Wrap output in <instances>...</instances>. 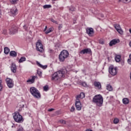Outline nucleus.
Masks as SVG:
<instances>
[{
	"instance_id": "f704fd0d",
	"label": "nucleus",
	"mask_w": 131,
	"mask_h": 131,
	"mask_svg": "<svg viewBox=\"0 0 131 131\" xmlns=\"http://www.w3.org/2000/svg\"><path fill=\"white\" fill-rule=\"evenodd\" d=\"M60 123H61L62 124H66V121L64 120H59Z\"/></svg>"
},
{
	"instance_id": "864d4df0",
	"label": "nucleus",
	"mask_w": 131,
	"mask_h": 131,
	"mask_svg": "<svg viewBox=\"0 0 131 131\" xmlns=\"http://www.w3.org/2000/svg\"><path fill=\"white\" fill-rule=\"evenodd\" d=\"M2 79H0V84H2Z\"/></svg>"
},
{
	"instance_id": "c756f323",
	"label": "nucleus",
	"mask_w": 131,
	"mask_h": 131,
	"mask_svg": "<svg viewBox=\"0 0 131 131\" xmlns=\"http://www.w3.org/2000/svg\"><path fill=\"white\" fill-rule=\"evenodd\" d=\"M43 9H50L52 8V5H45L43 6Z\"/></svg>"
},
{
	"instance_id": "37998d69",
	"label": "nucleus",
	"mask_w": 131,
	"mask_h": 131,
	"mask_svg": "<svg viewBox=\"0 0 131 131\" xmlns=\"http://www.w3.org/2000/svg\"><path fill=\"white\" fill-rule=\"evenodd\" d=\"M24 29H25V30L26 31H27V30H28V28H27V26H24Z\"/></svg>"
},
{
	"instance_id": "a878e982",
	"label": "nucleus",
	"mask_w": 131,
	"mask_h": 131,
	"mask_svg": "<svg viewBox=\"0 0 131 131\" xmlns=\"http://www.w3.org/2000/svg\"><path fill=\"white\" fill-rule=\"evenodd\" d=\"M4 53L6 55H8V54H9V53H10V49L8 47H5L4 48Z\"/></svg>"
},
{
	"instance_id": "a211bd4d",
	"label": "nucleus",
	"mask_w": 131,
	"mask_h": 131,
	"mask_svg": "<svg viewBox=\"0 0 131 131\" xmlns=\"http://www.w3.org/2000/svg\"><path fill=\"white\" fill-rule=\"evenodd\" d=\"M85 97V94H84V93L82 92L80 94V95H77L76 97V99L79 100V99H83Z\"/></svg>"
},
{
	"instance_id": "5701e85b",
	"label": "nucleus",
	"mask_w": 131,
	"mask_h": 131,
	"mask_svg": "<svg viewBox=\"0 0 131 131\" xmlns=\"http://www.w3.org/2000/svg\"><path fill=\"white\" fill-rule=\"evenodd\" d=\"M121 59V56L119 55H116V57L115 58V60L116 62H120Z\"/></svg>"
},
{
	"instance_id": "5fc2aeb1",
	"label": "nucleus",
	"mask_w": 131,
	"mask_h": 131,
	"mask_svg": "<svg viewBox=\"0 0 131 131\" xmlns=\"http://www.w3.org/2000/svg\"><path fill=\"white\" fill-rule=\"evenodd\" d=\"M129 46H130V48H131V41H130V42H129Z\"/></svg>"
},
{
	"instance_id": "c03bdc74",
	"label": "nucleus",
	"mask_w": 131,
	"mask_h": 131,
	"mask_svg": "<svg viewBox=\"0 0 131 131\" xmlns=\"http://www.w3.org/2000/svg\"><path fill=\"white\" fill-rule=\"evenodd\" d=\"M127 62L130 64V65H131V59L130 58V59H128V60H127Z\"/></svg>"
},
{
	"instance_id": "1a4fd4ad",
	"label": "nucleus",
	"mask_w": 131,
	"mask_h": 131,
	"mask_svg": "<svg viewBox=\"0 0 131 131\" xmlns=\"http://www.w3.org/2000/svg\"><path fill=\"white\" fill-rule=\"evenodd\" d=\"M116 30L119 33V34H123V31L121 29L120 26L118 24H115L114 25Z\"/></svg>"
},
{
	"instance_id": "6e6552de",
	"label": "nucleus",
	"mask_w": 131,
	"mask_h": 131,
	"mask_svg": "<svg viewBox=\"0 0 131 131\" xmlns=\"http://www.w3.org/2000/svg\"><path fill=\"white\" fill-rule=\"evenodd\" d=\"M6 80L8 88L9 89H12V88L14 86V82H13V79L7 78Z\"/></svg>"
},
{
	"instance_id": "2eb2a0df",
	"label": "nucleus",
	"mask_w": 131,
	"mask_h": 131,
	"mask_svg": "<svg viewBox=\"0 0 131 131\" xmlns=\"http://www.w3.org/2000/svg\"><path fill=\"white\" fill-rule=\"evenodd\" d=\"M10 14L11 16H16V14H18L17 8L13 7L10 10Z\"/></svg>"
},
{
	"instance_id": "2f4dec72",
	"label": "nucleus",
	"mask_w": 131,
	"mask_h": 131,
	"mask_svg": "<svg viewBox=\"0 0 131 131\" xmlns=\"http://www.w3.org/2000/svg\"><path fill=\"white\" fill-rule=\"evenodd\" d=\"M37 73L39 77H41L42 75V72H41V71H40V70H37Z\"/></svg>"
},
{
	"instance_id": "cd10ccee",
	"label": "nucleus",
	"mask_w": 131,
	"mask_h": 131,
	"mask_svg": "<svg viewBox=\"0 0 131 131\" xmlns=\"http://www.w3.org/2000/svg\"><path fill=\"white\" fill-rule=\"evenodd\" d=\"M69 10L70 12L71 13V12H74L75 11V8L73 6H71L69 7Z\"/></svg>"
},
{
	"instance_id": "f8f14e48",
	"label": "nucleus",
	"mask_w": 131,
	"mask_h": 131,
	"mask_svg": "<svg viewBox=\"0 0 131 131\" xmlns=\"http://www.w3.org/2000/svg\"><path fill=\"white\" fill-rule=\"evenodd\" d=\"M86 33L89 36H93L94 35V29L92 28H88L86 29Z\"/></svg>"
},
{
	"instance_id": "bb28decb",
	"label": "nucleus",
	"mask_w": 131,
	"mask_h": 131,
	"mask_svg": "<svg viewBox=\"0 0 131 131\" xmlns=\"http://www.w3.org/2000/svg\"><path fill=\"white\" fill-rule=\"evenodd\" d=\"M106 90L110 92H111V91L113 90V88H112V86H111L110 84H108L106 86Z\"/></svg>"
},
{
	"instance_id": "f257e3e1",
	"label": "nucleus",
	"mask_w": 131,
	"mask_h": 131,
	"mask_svg": "<svg viewBox=\"0 0 131 131\" xmlns=\"http://www.w3.org/2000/svg\"><path fill=\"white\" fill-rule=\"evenodd\" d=\"M67 73L66 69L60 70L57 72H55L52 76V80L60 82L61 78H64L65 75Z\"/></svg>"
},
{
	"instance_id": "ddd939ff",
	"label": "nucleus",
	"mask_w": 131,
	"mask_h": 131,
	"mask_svg": "<svg viewBox=\"0 0 131 131\" xmlns=\"http://www.w3.org/2000/svg\"><path fill=\"white\" fill-rule=\"evenodd\" d=\"M119 41V39H114L110 42L109 46L110 47H112L113 46H115V45L118 43Z\"/></svg>"
},
{
	"instance_id": "393cba45",
	"label": "nucleus",
	"mask_w": 131,
	"mask_h": 131,
	"mask_svg": "<svg viewBox=\"0 0 131 131\" xmlns=\"http://www.w3.org/2000/svg\"><path fill=\"white\" fill-rule=\"evenodd\" d=\"M26 61V58L25 57H21L20 59H19V63H23V62H25Z\"/></svg>"
},
{
	"instance_id": "de8ad7c7",
	"label": "nucleus",
	"mask_w": 131,
	"mask_h": 131,
	"mask_svg": "<svg viewBox=\"0 0 131 131\" xmlns=\"http://www.w3.org/2000/svg\"><path fill=\"white\" fill-rule=\"evenodd\" d=\"M62 25H60V26H59V27H58V29H59V30H61V28H62Z\"/></svg>"
},
{
	"instance_id": "7ed1b4c3",
	"label": "nucleus",
	"mask_w": 131,
	"mask_h": 131,
	"mask_svg": "<svg viewBox=\"0 0 131 131\" xmlns=\"http://www.w3.org/2000/svg\"><path fill=\"white\" fill-rule=\"evenodd\" d=\"M30 92L31 95L34 96V98H36V99L40 98V93L35 87H31Z\"/></svg>"
},
{
	"instance_id": "39448f33",
	"label": "nucleus",
	"mask_w": 131,
	"mask_h": 131,
	"mask_svg": "<svg viewBox=\"0 0 131 131\" xmlns=\"http://www.w3.org/2000/svg\"><path fill=\"white\" fill-rule=\"evenodd\" d=\"M36 49L40 53H43V46L42 43H41V41L38 40L36 43Z\"/></svg>"
},
{
	"instance_id": "e433bc0d",
	"label": "nucleus",
	"mask_w": 131,
	"mask_h": 131,
	"mask_svg": "<svg viewBox=\"0 0 131 131\" xmlns=\"http://www.w3.org/2000/svg\"><path fill=\"white\" fill-rule=\"evenodd\" d=\"M121 2L122 3H124V4H127V0H119V2Z\"/></svg>"
},
{
	"instance_id": "7c9ffc66",
	"label": "nucleus",
	"mask_w": 131,
	"mask_h": 131,
	"mask_svg": "<svg viewBox=\"0 0 131 131\" xmlns=\"http://www.w3.org/2000/svg\"><path fill=\"white\" fill-rule=\"evenodd\" d=\"M17 131H24V128H23V127H22V126L19 125L17 127Z\"/></svg>"
},
{
	"instance_id": "4468645a",
	"label": "nucleus",
	"mask_w": 131,
	"mask_h": 131,
	"mask_svg": "<svg viewBox=\"0 0 131 131\" xmlns=\"http://www.w3.org/2000/svg\"><path fill=\"white\" fill-rule=\"evenodd\" d=\"M91 53H92V50L89 48L83 49L80 52V54L83 55H84V54H91Z\"/></svg>"
},
{
	"instance_id": "9d476101",
	"label": "nucleus",
	"mask_w": 131,
	"mask_h": 131,
	"mask_svg": "<svg viewBox=\"0 0 131 131\" xmlns=\"http://www.w3.org/2000/svg\"><path fill=\"white\" fill-rule=\"evenodd\" d=\"M75 106L77 110L79 111L81 110V103H80V100L79 99H76Z\"/></svg>"
},
{
	"instance_id": "f03ea898",
	"label": "nucleus",
	"mask_w": 131,
	"mask_h": 131,
	"mask_svg": "<svg viewBox=\"0 0 131 131\" xmlns=\"http://www.w3.org/2000/svg\"><path fill=\"white\" fill-rule=\"evenodd\" d=\"M93 102L98 107H101L103 105V97L101 95H95L93 97Z\"/></svg>"
},
{
	"instance_id": "4d7b16f0",
	"label": "nucleus",
	"mask_w": 131,
	"mask_h": 131,
	"mask_svg": "<svg viewBox=\"0 0 131 131\" xmlns=\"http://www.w3.org/2000/svg\"><path fill=\"white\" fill-rule=\"evenodd\" d=\"M2 15V11L0 10V15Z\"/></svg>"
},
{
	"instance_id": "49530a36",
	"label": "nucleus",
	"mask_w": 131,
	"mask_h": 131,
	"mask_svg": "<svg viewBox=\"0 0 131 131\" xmlns=\"http://www.w3.org/2000/svg\"><path fill=\"white\" fill-rule=\"evenodd\" d=\"M54 108H50L49 110H48V111H49V112H52V111H53Z\"/></svg>"
},
{
	"instance_id": "c9c22d12",
	"label": "nucleus",
	"mask_w": 131,
	"mask_h": 131,
	"mask_svg": "<svg viewBox=\"0 0 131 131\" xmlns=\"http://www.w3.org/2000/svg\"><path fill=\"white\" fill-rule=\"evenodd\" d=\"M43 90L45 91V92H47V91H49V86H45L43 87Z\"/></svg>"
},
{
	"instance_id": "4c0bfd02",
	"label": "nucleus",
	"mask_w": 131,
	"mask_h": 131,
	"mask_svg": "<svg viewBox=\"0 0 131 131\" xmlns=\"http://www.w3.org/2000/svg\"><path fill=\"white\" fill-rule=\"evenodd\" d=\"M51 22H53V23H55V24H58V22L55 20H54V19L51 18Z\"/></svg>"
},
{
	"instance_id": "6e6d98bb",
	"label": "nucleus",
	"mask_w": 131,
	"mask_h": 131,
	"mask_svg": "<svg viewBox=\"0 0 131 131\" xmlns=\"http://www.w3.org/2000/svg\"><path fill=\"white\" fill-rule=\"evenodd\" d=\"M129 32H130V33L131 34V29H129Z\"/></svg>"
},
{
	"instance_id": "ea45409f",
	"label": "nucleus",
	"mask_w": 131,
	"mask_h": 131,
	"mask_svg": "<svg viewBox=\"0 0 131 131\" xmlns=\"http://www.w3.org/2000/svg\"><path fill=\"white\" fill-rule=\"evenodd\" d=\"M99 42L100 45H104V41L102 39L99 40Z\"/></svg>"
},
{
	"instance_id": "c85d7f7f",
	"label": "nucleus",
	"mask_w": 131,
	"mask_h": 131,
	"mask_svg": "<svg viewBox=\"0 0 131 131\" xmlns=\"http://www.w3.org/2000/svg\"><path fill=\"white\" fill-rule=\"evenodd\" d=\"M53 31V28H50L47 31H46L45 33L46 34H49V33H51Z\"/></svg>"
},
{
	"instance_id": "4be33fe9",
	"label": "nucleus",
	"mask_w": 131,
	"mask_h": 131,
	"mask_svg": "<svg viewBox=\"0 0 131 131\" xmlns=\"http://www.w3.org/2000/svg\"><path fill=\"white\" fill-rule=\"evenodd\" d=\"M18 107H19V109H18V111H22V108L24 107V102H20L18 104Z\"/></svg>"
},
{
	"instance_id": "72a5a7b5",
	"label": "nucleus",
	"mask_w": 131,
	"mask_h": 131,
	"mask_svg": "<svg viewBox=\"0 0 131 131\" xmlns=\"http://www.w3.org/2000/svg\"><path fill=\"white\" fill-rule=\"evenodd\" d=\"M81 85H82V86H84L85 88H86V86H88V84H86V82H81Z\"/></svg>"
},
{
	"instance_id": "412c9836",
	"label": "nucleus",
	"mask_w": 131,
	"mask_h": 131,
	"mask_svg": "<svg viewBox=\"0 0 131 131\" xmlns=\"http://www.w3.org/2000/svg\"><path fill=\"white\" fill-rule=\"evenodd\" d=\"M10 56L11 57H13L14 58L17 57V52L14 51H12L10 52Z\"/></svg>"
},
{
	"instance_id": "603ef678",
	"label": "nucleus",
	"mask_w": 131,
	"mask_h": 131,
	"mask_svg": "<svg viewBox=\"0 0 131 131\" xmlns=\"http://www.w3.org/2000/svg\"><path fill=\"white\" fill-rule=\"evenodd\" d=\"M131 2V0H127V3H130Z\"/></svg>"
},
{
	"instance_id": "8fccbe9b",
	"label": "nucleus",
	"mask_w": 131,
	"mask_h": 131,
	"mask_svg": "<svg viewBox=\"0 0 131 131\" xmlns=\"http://www.w3.org/2000/svg\"><path fill=\"white\" fill-rule=\"evenodd\" d=\"M47 28H48V27L46 26V27H45V29H44V31H47Z\"/></svg>"
},
{
	"instance_id": "0eeeda50",
	"label": "nucleus",
	"mask_w": 131,
	"mask_h": 131,
	"mask_svg": "<svg viewBox=\"0 0 131 131\" xmlns=\"http://www.w3.org/2000/svg\"><path fill=\"white\" fill-rule=\"evenodd\" d=\"M117 69H116V68H114V67L112 66H111L109 68V72L110 74H111L113 76H115L116 74H117Z\"/></svg>"
},
{
	"instance_id": "b1692460",
	"label": "nucleus",
	"mask_w": 131,
	"mask_h": 131,
	"mask_svg": "<svg viewBox=\"0 0 131 131\" xmlns=\"http://www.w3.org/2000/svg\"><path fill=\"white\" fill-rule=\"evenodd\" d=\"M123 104H124L125 105H127V104H128L129 103V100L126 98H123L122 100Z\"/></svg>"
},
{
	"instance_id": "473e14b6",
	"label": "nucleus",
	"mask_w": 131,
	"mask_h": 131,
	"mask_svg": "<svg viewBox=\"0 0 131 131\" xmlns=\"http://www.w3.org/2000/svg\"><path fill=\"white\" fill-rule=\"evenodd\" d=\"M118 122H119V120L118 118H115L114 119V123L115 124H117V123H118Z\"/></svg>"
},
{
	"instance_id": "6ab92c4d",
	"label": "nucleus",
	"mask_w": 131,
	"mask_h": 131,
	"mask_svg": "<svg viewBox=\"0 0 131 131\" xmlns=\"http://www.w3.org/2000/svg\"><path fill=\"white\" fill-rule=\"evenodd\" d=\"M94 85L95 88H97V89H101L102 88V85L100 82L95 81L94 82Z\"/></svg>"
},
{
	"instance_id": "58836bf2",
	"label": "nucleus",
	"mask_w": 131,
	"mask_h": 131,
	"mask_svg": "<svg viewBox=\"0 0 131 131\" xmlns=\"http://www.w3.org/2000/svg\"><path fill=\"white\" fill-rule=\"evenodd\" d=\"M75 110V107H74V106H72L70 110L71 112H73Z\"/></svg>"
},
{
	"instance_id": "09e8293b",
	"label": "nucleus",
	"mask_w": 131,
	"mask_h": 131,
	"mask_svg": "<svg viewBox=\"0 0 131 131\" xmlns=\"http://www.w3.org/2000/svg\"><path fill=\"white\" fill-rule=\"evenodd\" d=\"M100 16H101V17L102 18H104V14H100Z\"/></svg>"
},
{
	"instance_id": "79ce46f5",
	"label": "nucleus",
	"mask_w": 131,
	"mask_h": 131,
	"mask_svg": "<svg viewBox=\"0 0 131 131\" xmlns=\"http://www.w3.org/2000/svg\"><path fill=\"white\" fill-rule=\"evenodd\" d=\"M8 33V32L7 31V30H4L3 31V34H7Z\"/></svg>"
},
{
	"instance_id": "bf43d9fd",
	"label": "nucleus",
	"mask_w": 131,
	"mask_h": 131,
	"mask_svg": "<svg viewBox=\"0 0 131 131\" xmlns=\"http://www.w3.org/2000/svg\"><path fill=\"white\" fill-rule=\"evenodd\" d=\"M1 91H2V90H0V92H1Z\"/></svg>"
},
{
	"instance_id": "dca6fc26",
	"label": "nucleus",
	"mask_w": 131,
	"mask_h": 131,
	"mask_svg": "<svg viewBox=\"0 0 131 131\" xmlns=\"http://www.w3.org/2000/svg\"><path fill=\"white\" fill-rule=\"evenodd\" d=\"M11 71L13 73H16V70H17V67L16 66V64L15 63H12L11 65Z\"/></svg>"
},
{
	"instance_id": "f3484780",
	"label": "nucleus",
	"mask_w": 131,
	"mask_h": 131,
	"mask_svg": "<svg viewBox=\"0 0 131 131\" xmlns=\"http://www.w3.org/2000/svg\"><path fill=\"white\" fill-rule=\"evenodd\" d=\"M35 78H37V76H32L31 79H29L27 81V82H28V83H29L30 84H31L32 83H34L35 80Z\"/></svg>"
},
{
	"instance_id": "9b49d317",
	"label": "nucleus",
	"mask_w": 131,
	"mask_h": 131,
	"mask_svg": "<svg viewBox=\"0 0 131 131\" xmlns=\"http://www.w3.org/2000/svg\"><path fill=\"white\" fill-rule=\"evenodd\" d=\"M10 34H15V33H17L18 32V28L15 26H13L10 29Z\"/></svg>"
},
{
	"instance_id": "a19ab883",
	"label": "nucleus",
	"mask_w": 131,
	"mask_h": 131,
	"mask_svg": "<svg viewBox=\"0 0 131 131\" xmlns=\"http://www.w3.org/2000/svg\"><path fill=\"white\" fill-rule=\"evenodd\" d=\"M18 0H10L11 3H12V4H15L16 2H17Z\"/></svg>"
},
{
	"instance_id": "13d9d810",
	"label": "nucleus",
	"mask_w": 131,
	"mask_h": 131,
	"mask_svg": "<svg viewBox=\"0 0 131 131\" xmlns=\"http://www.w3.org/2000/svg\"><path fill=\"white\" fill-rule=\"evenodd\" d=\"M0 54H1V51H0Z\"/></svg>"
},
{
	"instance_id": "aec40b11",
	"label": "nucleus",
	"mask_w": 131,
	"mask_h": 131,
	"mask_svg": "<svg viewBox=\"0 0 131 131\" xmlns=\"http://www.w3.org/2000/svg\"><path fill=\"white\" fill-rule=\"evenodd\" d=\"M36 64L38 66H39V67H40V68H42V69H47V68H48V66H42L38 61H36Z\"/></svg>"
},
{
	"instance_id": "423d86ee",
	"label": "nucleus",
	"mask_w": 131,
	"mask_h": 131,
	"mask_svg": "<svg viewBox=\"0 0 131 131\" xmlns=\"http://www.w3.org/2000/svg\"><path fill=\"white\" fill-rule=\"evenodd\" d=\"M13 118L16 122L20 123L21 121H23V118L22 117V116H21V115H20L18 112L15 113Z\"/></svg>"
},
{
	"instance_id": "3c124183",
	"label": "nucleus",
	"mask_w": 131,
	"mask_h": 131,
	"mask_svg": "<svg viewBox=\"0 0 131 131\" xmlns=\"http://www.w3.org/2000/svg\"><path fill=\"white\" fill-rule=\"evenodd\" d=\"M85 131H93V130L90 129H86Z\"/></svg>"
},
{
	"instance_id": "a18cd8bd",
	"label": "nucleus",
	"mask_w": 131,
	"mask_h": 131,
	"mask_svg": "<svg viewBox=\"0 0 131 131\" xmlns=\"http://www.w3.org/2000/svg\"><path fill=\"white\" fill-rule=\"evenodd\" d=\"M0 90L3 91V85H2V84H0Z\"/></svg>"
},
{
	"instance_id": "20e7f679",
	"label": "nucleus",
	"mask_w": 131,
	"mask_h": 131,
	"mask_svg": "<svg viewBox=\"0 0 131 131\" xmlns=\"http://www.w3.org/2000/svg\"><path fill=\"white\" fill-rule=\"evenodd\" d=\"M69 56V53L67 50H63L61 52L60 54L59 55V59L60 62H64L65 59L68 58Z\"/></svg>"
}]
</instances>
